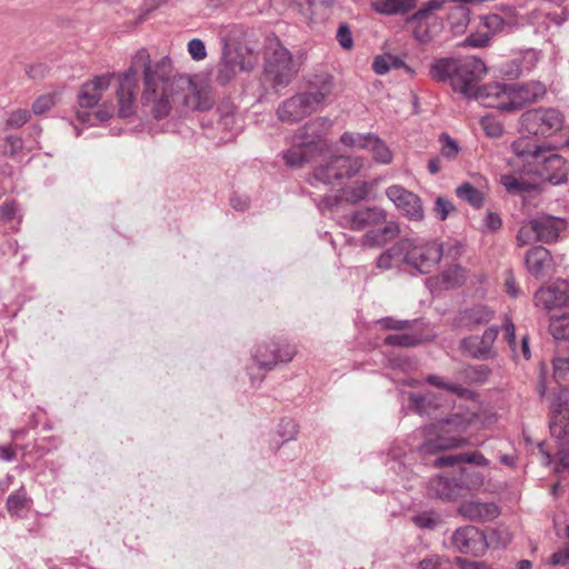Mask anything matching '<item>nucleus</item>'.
Instances as JSON below:
<instances>
[{"label":"nucleus","mask_w":569,"mask_h":569,"mask_svg":"<svg viewBox=\"0 0 569 569\" xmlns=\"http://www.w3.org/2000/svg\"><path fill=\"white\" fill-rule=\"evenodd\" d=\"M142 74L141 104L154 119H163L172 110L179 114L209 109L197 84L188 77H177L168 56L152 61L141 48L131 60L130 68L118 76V113L128 118L136 113L137 76Z\"/></svg>","instance_id":"f257e3e1"},{"label":"nucleus","mask_w":569,"mask_h":569,"mask_svg":"<svg viewBox=\"0 0 569 569\" xmlns=\"http://www.w3.org/2000/svg\"><path fill=\"white\" fill-rule=\"evenodd\" d=\"M513 156L509 160L513 173L502 174L501 183L509 193L521 194L538 186V178L555 186L568 180L569 166L558 153H550L545 144H539L523 136L511 143Z\"/></svg>","instance_id":"f03ea898"},{"label":"nucleus","mask_w":569,"mask_h":569,"mask_svg":"<svg viewBox=\"0 0 569 569\" xmlns=\"http://www.w3.org/2000/svg\"><path fill=\"white\" fill-rule=\"evenodd\" d=\"M547 93L545 83L529 81L523 84L489 83L479 91L480 98H489L486 107L503 112H515L541 100Z\"/></svg>","instance_id":"7ed1b4c3"},{"label":"nucleus","mask_w":569,"mask_h":569,"mask_svg":"<svg viewBox=\"0 0 569 569\" xmlns=\"http://www.w3.org/2000/svg\"><path fill=\"white\" fill-rule=\"evenodd\" d=\"M471 419L468 415L452 413L433 425L435 438L428 439L420 447L422 453L458 448L467 443L466 432Z\"/></svg>","instance_id":"20e7f679"},{"label":"nucleus","mask_w":569,"mask_h":569,"mask_svg":"<svg viewBox=\"0 0 569 569\" xmlns=\"http://www.w3.org/2000/svg\"><path fill=\"white\" fill-rule=\"evenodd\" d=\"M519 131L527 136L550 138L562 131L563 112L553 107H539L525 111L519 118Z\"/></svg>","instance_id":"39448f33"},{"label":"nucleus","mask_w":569,"mask_h":569,"mask_svg":"<svg viewBox=\"0 0 569 569\" xmlns=\"http://www.w3.org/2000/svg\"><path fill=\"white\" fill-rule=\"evenodd\" d=\"M299 71V63L290 51L277 40L270 42L264 62V77L273 88L288 86Z\"/></svg>","instance_id":"423d86ee"},{"label":"nucleus","mask_w":569,"mask_h":569,"mask_svg":"<svg viewBox=\"0 0 569 569\" xmlns=\"http://www.w3.org/2000/svg\"><path fill=\"white\" fill-rule=\"evenodd\" d=\"M485 62L477 57L457 58L456 71L452 81V89L460 92L468 99L479 100L486 106L489 98H480L479 91L485 87H476L477 82L486 74Z\"/></svg>","instance_id":"0eeeda50"},{"label":"nucleus","mask_w":569,"mask_h":569,"mask_svg":"<svg viewBox=\"0 0 569 569\" xmlns=\"http://www.w3.org/2000/svg\"><path fill=\"white\" fill-rule=\"evenodd\" d=\"M501 535L498 545L506 546L509 540V533L506 530H492L488 536L478 530L473 526H466L457 529L451 537L452 545L462 553H471L473 556H481L486 552L487 548L493 543L496 536Z\"/></svg>","instance_id":"6e6552de"},{"label":"nucleus","mask_w":569,"mask_h":569,"mask_svg":"<svg viewBox=\"0 0 569 569\" xmlns=\"http://www.w3.org/2000/svg\"><path fill=\"white\" fill-rule=\"evenodd\" d=\"M222 56L217 66L216 82L220 86L228 84L238 71H250L254 68L257 59L248 49L231 48L223 38Z\"/></svg>","instance_id":"1a4fd4ad"},{"label":"nucleus","mask_w":569,"mask_h":569,"mask_svg":"<svg viewBox=\"0 0 569 569\" xmlns=\"http://www.w3.org/2000/svg\"><path fill=\"white\" fill-rule=\"evenodd\" d=\"M408 249L405 250V263L421 274L431 273L443 257L445 249L438 241L416 243L407 239Z\"/></svg>","instance_id":"9d476101"},{"label":"nucleus","mask_w":569,"mask_h":569,"mask_svg":"<svg viewBox=\"0 0 569 569\" xmlns=\"http://www.w3.org/2000/svg\"><path fill=\"white\" fill-rule=\"evenodd\" d=\"M533 303L549 313L556 310H569V283L566 280H557L540 287L535 292Z\"/></svg>","instance_id":"9b49d317"},{"label":"nucleus","mask_w":569,"mask_h":569,"mask_svg":"<svg viewBox=\"0 0 569 569\" xmlns=\"http://www.w3.org/2000/svg\"><path fill=\"white\" fill-rule=\"evenodd\" d=\"M548 426L557 441L569 437V400L566 390L555 392L550 399Z\"/></svg>","instance_id":"f8f14e48"},{"label":"nucleus","mask_w":569,"mask_h":569,"mask_svg":"<svg viewBox=\"0 0 569 569\" xmlns=\"http://www.w3.org/2000/svg\"><path fill=\"white\" fill-rule=\"evenodd\" d=\"M296 355V348L289 343L264 342L257 347L253 359L260 369L271 370L279 362H289Z\"/></svg>","instance_id":"ddd939ff"},{"label":"nucleus","mask_w":569,"mask_h":569,"mask_svg":"<svg viewBox=\"0 0 569 569\" xmlns=\"http://www.w3.org/2000/svg\"><path fill=\"white\" fill-rule=\"evenodd\" d=\"M499 333L498 326H491L481 336H469L461 340V349L470 357L479 360H490L497 357L493 345Z\"/></svg>","instance_id":"4468645a"},{"label":"nucleus","mask_w":569,"mask_h":569,"mask_svg":"<svg viewBox=\"0 0 569 569\" xmlns=\"http://www.w3.org/2000/svg\"><path fill=\"white\" fill-rule=\"evenodd\" d=\"M386 196L410 220L420 221L425 213L420 198L399 184H393L386 190Z\"/></svg>","instance_id":"2eb2a0df"},{"label":"nucleus","mask_w":569,"mask_h":569,"mask_svg":"<svg viewBox=\"0 0 569 569\" xmlns=\"http://www.w3.org/2000/svg\"><path fill=\"white\" fill-rule=\"evenodd\" d=\"M316 110V106L306 92H302L283 101L277 109V116L282 122H297Z\"/></svg>","instance_id":"dca6fc26"},{"label":"nucleus","mask_w":569,"mask_h":569,"mask_svg":"<svg viewBox=\"0 0 569 569\" xmlns=\"http://www.w3.org/2000/svg\"><path fill=\"white\" fill-rule=\"evenodd\" d=\"M525 266L527 271L538 280L548 278L555 272V261L550 251L536 246L529 249L525 256Z\"/></svg>","instance_id":"f3484780"},{"label":"nucleus","mask_w":569,"mask_h":569,"mask_svg":"<svg viewBox=\"0 0 569 569\" xmlns=\"http://www.w3.org/2000/svg\"><path fill=\"white\" fill-rule=\"evenodd\" d=\"M387 222V212L378 207H368L342 217L341 224L352 230H363Z\"/></svg>","instance_id":"a211bd4d"},{"label":"nucleus","mask_w":569,"mask_h":569,"mask_svg":"<svg viewBox=\"0 0 569 569\" xmlns=\"http://www.w3.org/2000/svg\"><path fill=\"white\" fill-rule=\"evenodd\" d=\"M113 77V74H103L82 84L78 94L79 106L84 109L96 107L100 101L102 93L109 88L110 81Z\"/></svg>","instance_id":"6ab92c4d"},{"label":"nucleus","mask_w":569,"mask_h":569,"mask_svg":"<svg viewBox=\"0 0 569 569\" xmlns=\"http://www.w3.org/2000/svg\"><path fill=\"white\" fill-rule=\"evenodd\" d=\"M331 124L328 118H317L298 130L293 137V143L312 147L326 136Z\"/></svg>","instance_id":"aec40b11"},{"label":"nucleus","mask_w":569,"mask_h":569,"mask_svg":"<svg viewBox=\"0 0 569 569\" xmlns=\"http://www.w3.org/2000/svg\"><path fill=\"white\" fill-rule=\"evenodd\" d=\"M335 89L333 78L328 73L313 74L308 80V90L306 94L318 109L325 104L332 96Z\"/></svg>","instance_id":"412c9836"},{"label":"nucleus","mask_w":569,"mask_h":569,"mask_svg":"<svg viewBox=\"0 0 569 569\" xmlns=\"http://www.w3.org/2000/svg\"><path fill=\"white\" fill-rule=\"evenodd\" d=\"M459 515L475 522H487L500 515L499 507L493 502L466 501L459 507Z\"/></svg>","instance_id":"4be33fe9"},{"label":"nucleus","mask_w":569,"mask_h":569,"mask_svg":"<svg viewBox=\"0 0 569 569\" xmlns=\"http://www.w3.org/2000/svg\"><path fill=\"white\" fill-rule=\"evenodd\" d=\"M428 495L443 501L460 498L459 489L453 476H437L429 480L427 486Z\"/></svg>","instance_id":"5701e85b"},{"label":"nucleus","mask_w":569,"mask_h":569,"mask_svg":"<svg viewBox=\"0 0 569 569\" xmlns=\"http://www.w3.org/2000/svg\"><path fill=\"white\" fill-rule=\"evenodd\" d=\"M460 497L471 491H478L485 483L483 475L472 467H459L458 475L453 476Z\"/></svg>","instance_id":"b1692460"},{"label":"nucleus","mask_w":569,"mask_h":569,"mask_svg":"<svg viewBox=\"0 0 569 569\" xmlns=\"http://www.w3.org/2000/svg\"><path fill=\"white\" fill-rule=\"evenodd\" d=\"M338 164L336 163V156L330 157L323 163L318 166L311 179L310 184L318 188L320 184L335 186L341 181V173L338 172Z\"/></svg>","instance_id":"393cba45"},{"label":"nucleus","mask_w":569,"mask_h":569,"mask_svg":"<svg viewBox=\"0 0 569 569\" xmlns=\"http://www.w3.org/2000/svg\"><path fill=\"white\" fill-rule=\"evenodd\" d=\"M540 242H552L559 237V232L565 228L562 219L552 216H541L533 219Z\"/></svg>","instance_id":"a878e982"},{"label":"nucleus","mask_w":569,"mask_h":569,"mask_svg":"<svg viewBox=\"0 0 569 569\" xmlns=\"http://www.w3.org/2000/svg\"><path fill=\"white\" fill-rule=\"evenodd\" d=\"M418 0H371L373 11L385 16L405 14L417 7Z\"/></svg>","instance_id":"bb28decb"},{"label":"nucleus","mask_w":569,"mask_h":569,"mask_svg":"<svg viewBox=\"0 0 569 569\" xmlns=\"http://www.w3.org/2000/svg\"><path fill=\"white\" fill-rule=\"evenodd\" d=\"M400 232L399 226L395 221H387L382 228L377 230H369L363 236V246L366 247H382L388 241L395 239Z\"/></svg>","instance_id":"cd10ccee"},{"label":"nucleus","mask_w":569,"mask_h":569,"mask_svg":"<svg viewBox=\"0 0 569 569\" xmlns=\"http://www.w3.org/2000/svg\"><path fill=\"white\" fill-rule=\"evenodd\" d=\"M538 52L530 49L527 50L521 57L515 58L505 64L502 71L510 78H518L523 72H529L538 61Z\"/></svg>","instance_id":"c85d7f7f"},{"label":"nucleus","mask_w":569,"mask_h":569,"mask_svg":"<svg viewBox=\"0 0 569 569\" xmlns=\"http://www.w3.org/2000/svg\"><path fill=\"white\" fill-rule=\"evenodd\" d=\"M493 310L483 305H476L460 312V323L468 328L487 325L493 318Z\"/></svg>","instance_id":"c756f323"},{"label":"nucleus","mask_w":569,"mask_h":569,"mask_svg":"<svg viewBox=\"0 0 569 569\" xmlns=\"http://www.w3.org/2000/svg\"><path fill=\"white\" fill-rule=\"evenodd\" d=\"M407 239H401L391 248L380 254L377 267L380 269H390L400 262L405 263V250L408 249Z\"/></svg>","instance_id":"7c9ffc66"},{"label":"nucleus","mask_w":569,"mask_h":569,"mask_svg":"<svg viewBox=\"0 0 569 569\" xmlns=\"http://www.w3.org/2000/svg\"><path fill=\"white\" fill-rule=\"evenodd\" d=\"M457 58H441L435 60L429 70L430 77L436 81H450L452 84Z\"/></svg>","instance_id":"2f4dec72"},{"label":"nucleus","mask_w":569,"mask_h":569,"mask_svg":"<svg viewBox=\"0 0 569 569\" xmlns=\"http://www.w3.org/2000/svg\"><path fill=\"white\" fill-rule=\"evenodd\" d=\"M459 462L473 463L477 466H488L489 461L479 452H466L456 456H442L435 459L436 467L453 466Z\"/></svg>","instance_id":"473e14b6"},{"label":"nucleus","mask_w":569,"mask_h":569,"mask_svg":"<svg viewBox=\"0 0 569 569\" xmlns=\"http://www.w3.org/2000/svg\"><path fill=\"white\" fill-rule=\"evenodd\" d=\"M336 163L339 167L341 180L357 176L363 167L362 158L353 156H336Z\"/></svg>","instance_id":"72a5a7b5"},{"label":"nucleus","mask_w":569,"mask_h":569,"mask_svg":"<svg viewBox=\"0 0 569 569\" xmlns=\"http://www.w3.org/2000/svg\"><path fill=\"white\" fill-rule=\"evenodd\" d=\"M383 342L387 346L410 348L420 345L422 339L420 335L408 332V330H406L398 333L388 335Z\"/></svg>","instance_id":"f704fd0d"},{"label":"nucleus","mask_w":569,"mask_h":569,"mask_svg":"<svg viewBox=\"0 0 569 569\" xmlns=\"http://www.w3.org/2000/svg\"><path fill=\"white\" fill-rule=\"evenodd\" d=\"M336 0H306L307 8L299 3L303 14L310 19H322L327 16L328 10L332 7Z\"/></svg>","instance_id":"c9c22d12"},{"label":"nucleus","mask_w":569,"mask_h":569,"mask_svg":"<svg viewBox=\"0 0 569 569\" xmlns=\"http://www.w3.org/2000/svg\"><path fill=\"white\" fill-rule=\"evenodd\" d=\"M456 194L459 199L468 202L475 208H480L483 204V193L469 182L460 184L456 189Z\"/></svg>","instance_id":"e433bc0d"},{"label":"nucleus","mask_w":569,"mask_h":569,"mask_svg":"<svg viewBox=\"0 0 569 569\" xmlns=\"http://www.w3.org/2000/svg\"><path fill=\"white\" fill-rule=\"evenodd\" d=\"M461 377L469 383H485L491 376V369L486 365L468 366L460 372Z\"/></svg>","instance_id":"4c0bfd02"},{"label":"nucleus","mask_w":569,"mask_h":569,"mask_svg":"<svg viewBox=\"0 0 569 569\" xmlns=\"http://www.w3.org/2000/svg\"><path fill=\"white\" fill-rule=\"evenodd\" d=\"M306 148L308 147L295 143L292 148L283 152L282 158L286 166L293 169L301 168L309 160Z\"/></svg>","instance_id":"58836bf2"},{"label":"nucleus","mask_w":569,"mask_h":569,"mask_svg":"<svg viewBox=\"0 0 569 569\" xmlns=\"http://www.w3.org/2000/svg\"><path fill=\"white\" fill-rule=\"evenodd\" d=\"M402 66H405V63L399 57L392 54H383L375 58L372 69L377 74L382 76L388 73L391 69H399Z\"/></svg>","instance_id":"ea45409f"},{"label":"nucleus","mask_w":569,"mask_h":569,"mask_svg":"<svg viewBox=\"0 0 569 569\" xmlns=\"http://www.w3.org/2000/svg\"><path fill=\"white\" fill-rule=\"evenodd\" d=\"M465 280V270L461 266L455 264L445 270L440 276L441 286L445 289H451L462 284Z\"/></svg>","instance_id":"a19ab883"},{"label":"nucleus","mask_w":569,"mask_h":569,"mask_svg":"<svg viewBox=\"0 0 569 569\" xmlns=\"http://www.w3.org/2000/svg\"><path fill=\"white\" fill-rule=\"evenodd\" d=\"M426 381L433 387L448 390L460 398H469L472 395L471 390L462 387L461 385L446 382L441 377L436 375L428 376L426 378Z\"/></svg>","instance_id":"79ce46f5"},{"label":"nucleus","mask_w":569,"mask_h":569,"mask_svg":"<svg viewBox=\"0 0 569 569\" xmlns=\"http://www.w3.org/2000/svg\"><path fill=\"white\" fill-rule=\"evenodd\" d=\"M435 396L432 393L426 395H409V405L412 410L419 415H430L433 407Z\"/></svg>","instance_id":"37998d69"},{"label":"nucleus","mask_w":569,"mask_h":569,"mask_svg":"<svg viewBox=\"0 0 569 569\" xmlns=\"http://www.w3.org/2000/svg\"><path fill=\"white\" fill-rule=\"evenodd\" d=\"M549 331L555 340L569 341V316L552 317L549 325Z\"/></svg>","instance_id":"c03bdc74"},{"label":"nucleus","mask_w":569,"mask_h":569,"mask_svg":"<svg viewBox=\"0 0 569 569\" xmlns=\"http://www.w3.org/2000/svg\"><path fill=\"white\" fill-rule=\"evenodd\" d=\"M372 153V158L375 161L388 164L392 161V153L388 146L376 134L372 137V141H370L369 149Z\"/></svg>","instance_id":"a18cd8bd"},{"label":"nucleus","mask_w":569,"mask_h":569,"mask_svg":"<svg viewBox=\"0 0 569 569\" xmlns=\"http://www.w3.org/2000/svg\"><path fill=\"white\" fill-rule=\"evenodd\" d=\"M447 0H429L419 10L413 12L408 19V23H420L428 19L433 11L440 10Z\"/></svg>","instance_id":"49530a36"},{"label":"nucleus","mask_w":569,"mask_h":569,"mask_svg":"<svg viewBox=\"0 0 569 569\" xmlns=\"http://www.w3.org/2000/svg\"><path fill=\"white\" fill-rule=\"evenodd\" d=\"M533 242H540L533 219L525 222L517 234V243L519 247L528 246Z\"/></svg>","instance_id":"de8ad7c7"},{"label":"nucleus","mask_w":569,"mask_h":569,"mask_svg":"<svg viewBox=\"0 0 569 569\" xmlns=\"http://www.w3.org/2000/svg\"><path fill=\"white\" fill-rule=\"evenodd\" d=\"M373 133H357V132H345L340 141L347 147H353L359 149H369L370 141H372Z\"/></svg>","instance_id":"09e8293b"},{"label":"nucleus","mask_w":569,"mask_h":569,"mask_svg":"<svg viewBox=\"0 0 569 569\" xmlns=\"http://www.w3.org/2000/svg\"><path fill=\"white\" fill-rule=\"evenodd\" d=\"M480 127L489 138H500L503 132V124L493 116H485L480 119Z\"/></svg>","instance_id":"8fccbe9b"},{"label":"nucleus","mask_w":569,"mask_h":569,"mask_svg":"<svg viewBox=\"0 0 569 569\" xmlns=\"http://www.w3.org/2000/svg\"><path fill=\"white\" fill-rule=\"evenodd\" d=\"M30 119V112L27 109H17L8 113L4 129H18L26 124Z\"/></svg>","instance_id":"3c124183"},{"label":"nucleus","mask_w":569,"mask_h":569,"mask_svg":"<svg viewBox=\"0 0 569 569\" xmlns=\"http://www.w3.org/2000/svg\"><path fill=\"white\" fill-rule=\"evenodd\" d=\"M417 320H400L393 317H385L378 320V325L385 330L406 331L409 330Z\"/></svg>","instance_id":"603ef678"},{"label":"nucleus","mask_w":569,"mask_h":569,"mask_svg":"<svg viewBox=\"0 0 569 569\" xmlns=\"http://www.w3.org/2000/svg\"><path fill=\"white\" fill-rule=\"evenodd\" d=\"M278 436L282 439V442L290 441L296 438L298 433V425L290 418H284L278 426Z\"/></svg>","instance_id":"864d4df0"},{"label":"nucleus","mask_w":569,"mask_h":569,"mask_svg":"<svg viewBox=\"0 0 569 569\" xmlns=\"http://www.w3.org/2000/svg\"><path fill=\"white\" fill-rule=\"evenodd\" d=\"M453 211H456V207L451 201L441 196L437 197L433 212L439 220H446Z\"/></svg>","instance_id":"5fc2aeb1"},{"label":"nucleus","mask_w":569,"mask_h":569,"mask_svg":"<svg viewBox=\"0 0 569 569\" xmlns=\"http://www.w3.org/2000/svg\"><path fill=\"white\" fill-rule=\"evenodd\" d=\"M553 377L559 383L569 381V358L553 360Z\"/></svg>","instance_id":"6e6d98bb"},{"label":"nucleus","mask_w":569,"mask_h":569,"mask_svg":"<svg viewBox=\"0 0 569 569\" xmlns=\"http://www.w3.org/2000/svg\"><path fill=\"white\" fill-rule=\"evenodd\" d=\"M77 116L81 122H88L93 126L97 123V121L102 122V121H106L107 119H109L111 117V113L106 110H98L96 112H88V111L79 110L77 112Z\"/></svg>","instance_id":"4d7b16f0"},{"label":"nucleus","mask_w":569,"mask_h":569,"mask_svg":"<svg viewBox=\"0 0 569 569\" xmlns=\"http://www.w3.org/2000/svg\"><path fill=\"white\" fill-rule=\"evenodd\" d=\"M188 52L196 61H201L207 57L204 42L201 39L193 38L188 42Z\"/></svg>","instance_id":"13d9d810"},{"label":"nucleus","mask_w":569,"mask_h":569,"mask_svg":"<svg viewBox=\"0 0 569 569\" xmlns=\"http://www.w3.org/2000/svg\"><path fill=\"white\" fill-rule=\"evenodd\" d=\"M56 103L54 96L44 94L39 97L32 104V112L37 116L43 114L50 110Z\"/></svg>","instance_id":"bf43d9fd"},{"label":"nucleus","mask_w":569,"mask_h":569,"mask_svg":"<svg viewBox=\"0 0 569 569\" xmlns=\"http://www.w3.org/2000/svg\"><path fill=\"white\" fill-rule=\"evenodd\" d=\"M26 505L27 496L22 489L10 495L7 499V507L10 512H18L23 509Z\"/></svg>","instance_id":"052dcab7"},{"label":"nucleus","mask_w":569,"mask_h":569,"mask_svg":"<svg viewBox=\"0 0 569 569\" xmlns=\"http://www.w3.org/2000/svg\"><path fill=\"white\" fill-rule=\"evenodd\" d=\"M440 140L442 141L441 154L449 160L455 159L459 152L458 143L448 134H441Z\"/></svg>","instance_id":"680f3d73"},{"label":"nucleus","mask_w":569,"mask_h":569,"mask_svg":"<svg viewBox=\"0 0 569 569\" xmlns=\"http://www.w3.org/2000/svg\"><path fill=\"white\" fill-rule=\"evenodd\" d=\"M557 446H558L557 456H558V460H559V466L563 470H569V437L567 439L558 440Z\"/></svg>","instance_id":"e2e57ef3"},{"label":"nucleus","mask_w":569,"mask_h":569,"mask_svg":"<svg viewBox=\"0 0 569 569\" xmlns=\"http://www.w3.org/2000/svg\"><path fill=\"white\" fill-rule=\"evenodd\" d=\"M482 20V23L483 26L488 29L489 32L491 33H497L499 32L503 26H505V20L502 17H500L499 14H488V16H483L481 18Z\"/></svg>","instance_id":"0e129e2a"},{"label":"nucleus","mask_w":569,"mask_h":569,"mask_svg":"<svg viewBox=\"0 0 569 569\" xmlns=\"http://www.w3.org/2000/svg\"><path fill=\"white\" fill-rule=\"evenodd\" d=\"M337 40L343 49H351L353 39L349 27L346 23L339 26L337 30Z\"/></svg>","instance_id":"69168bd1"},{"label":"nucleus","mask_w":569,"mask_h":569,"mask_svg":"<svg viewBox=\"0 0 569 569\" xmlns=\"http://www.w3.org/2000/svg\"><path fill=\"white\" fill-rule=\"evenodd\" d=\"M369 190H370L369 184L367 182H361V183L352 187L351 189H349L347 194L351 201L358 202L368 197Z\"/></svg>","instance_id":"338daca9"},{"label":"nucleus","mask_w":569,"mask_h":569,"mask_svg":"<svg viewBox=\"0 0 569 569\" xmlns=\"http://www.w3.org/2000/svg\"><path fill=\"white\" fill-rule=\"evenodd\" d=\"M489 42L490 36L488 33H472L465 40V43L473 48H485Z\"/></svg>","instance_id":"774afa93"}]
</instances>
